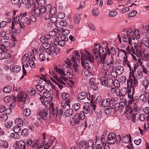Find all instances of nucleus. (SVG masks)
Masks as SVG:
<instances>
[{
  "instance_id": "obj_27",
  "label": "nucleus",
  "mask_w": 149,
  "mask_h": 149,
  "mask_svg": "<svg viewBox=\"0 0 149 149\" xmlns=\"http://www.w3.org/2000/svg\"><path fill=\"white\" fill-rule=\"evenodd\" d=\"M18 146H19V148L21 149H26L25 144L24 142L22 141H20L18 142Z\"/></svg>"
},
{
  "instance_id": "obj_33",
  "label": "nucleus",
  "mask_w": 149,
  "mask_h": 149,
  "mask_svg": "<svg viewBox=\"0 0 149 149\" xmlns=\"http://www.w3.org/2000/svg\"><path fill=\"white\" fill-rule=\"evenodd\" d=\"M78 97L80 100H83L86 97V93L84 92L79 93L78 95Z\"/></svg>"
},
{
  "instance_id": "obj_19",
  "label": "nucleus",
  "mask_w": 149,
  "mask_h": 149,
  "mask_svg": "<svg viewBox=\"0 0 149 149\" xmlns=\"http://www.w3.org/2000/svg\"><path fill=\"white\" fill-rule=\"evenodd\" d=\"M73 113V110L72 109H67L64 112V115L66 117H70L71 116Z\"/></svg>"
},
{
  "instance_id": "obj_48",
  "label": "nucleus",
  "mask_w": 149,
  "mask_h": 149,
  "mask_svg": "<svg viewBox=\"0 0 149 149\" xmlns=\"http://www.w3.org/2000/svg\"><path fill=\"white\" fill-rule=\"evenodd\" d=\"M59 39H60V41H64V42H65L68 41V37L65 35H63L61 36Z\"/></svg>"
},
{
  "instance_id": "obj_16",
  "label": "nucleus",
  "mask_w": 149,
  "mask_h": 149,
  "mask_svg": "<svg viewBox=\"0 0 149 149\" xmlns=\"http://www.w3.org/2000/svg\"><path fill=\"white\" fill-rule=\"evenodd\" d=\"M115 70L118 75L122 74L124 71V68L123 66H116L115 69Z\"/></svg>"
},
{
  "instance_id": "obj_14",
  "label": "nucleus",
  "mask_w": 149,
  "mask_h": 149,
  "mask_svg": "<svg viewBox=\"0 0 149 149\" xmlns=\"http://www.w3.org/2000/svg\"><path fill=\"white\" fill-rule=\"evenodd\" d=\"M122 140L123 142L125 143H130L131 141V137L130 134L129 135L127 134L123 136L122 137Z\"/></svg>"
},
{
  "instance_id": "obj_41",
  "label": "nucleus",
  "mask_w": 149,
  "mask_h": 149,
  "mask_svg": "<svg viewBox=\"0 0 149 149\" xmlns=\"http://www.w3.org/2000/svg\"><path fill=\"white\" fill-rule=\"evenodd\" d=\"M11 90V87L10 86L5 87L3 89V92L6 93H8L10 92Z\"/></svg>"
},
{
  "instance_id": "obj_2",
  "label": "nucleus",
  "mask_w": 149,
  "mask_h": 149,
  "mask_svg": "<svg viewBox=\"0 0 149 149\" xmlns=\"http://www.w3.org/2000/svg\"><path fill=\"white\" fill-rule=\"evenodd\" d=\"M85 60H83L81 58L82 65L83 67L90 70L93 68L92 62L94 60V56H91L89 53L86 52V54L85 55Z\"/></svg>"
},
{
  "instance_id": "obj_54",
  "label": "nucleus",
  "mask_w": 149,
  "mask_h": 149,
  "mask_svg": "<svg viewBox=\"0 0 149 149\" xmlns=\"http://www.w3.org/2000/svg\"><path fill=\"white\" fill-rule=\"evenodd\" d=\"M39 58L41 61H44L46 58L45 55L43 53H40L39 54Z\"/></svg>"
},
{
  "instance_id": "obj_59",
  "label": "nucleus",
  "mask_w": 149,
  "mask_h": 149,
  "mask_svg": "<svg viewBox=\"0 0 149 149\" xmlns=\"http://www.w3.org/2000/svg\"><path fill=\"white\" fill-rule=\"evenodd\" d=\"M59 23L61 26H66L67 25V22L66 20L64 19L60 21Z\"/></svg>"
},
{
  "instance_id": "obj_9",
  "label": "nucleus",
  "mask_w": 149,
  "mask_h": 149,
  "mask_svg": "<svg viewBox=\"0 0 149 149\" xmlns=\"http://www.w3.org/2000/svg\"><path fill=\"white\" fill-rule=\"evenodd\" d=\"M47 113V111L45 109H44L40 110V112L38 113L41 118V119L45 120L47 119L48 115Z\"/></svg>"
},
{
  "instance_id": "obj_26",
  "label": "nucleus",
  "mask_w": 149,
  "mask_h": 149,
  "mask_svg": "<svg viewBox=\"0 0 149 149\" xmlns=\"http://www.w3.org/2000/svg\"><path fill=\"white\" fill-rule=\"evenodd\" d=\"M86 142L83 141L80 142L79 145V147L80 149H85L86 148Z\"/></svg>"
},
{
  "instance_id": "obj_18",
  "label": "nucleus",
  "mask_w": 149,
  "mask_h": 149,
  "mask_svg": "<svg viewBox=\"0 0 149 149\" xmlns=\"http://www.w3.org/2000/svg\"><path fill=\"white\" fill-rule=\"evenodd\" d=\"M94 141L92 139H90L87 142V149H93Z\"/></svg>"
},
{
  "instance_id": "obj_53",
  "label": "nucleus",
  "mask_w": 149,
  "mask_h": 149,
  "mask_svg": "<svg viewBox=\"0 0 149 149\" xmlns=\"http://www.w3.org/2000/svg\"><path fill=\"white\" fill-rule=\"evenodd\" d=\"M11 30V35H10V37H11L12 35H13V34L16 33L17 32V31L15 28L14 25L13 24H12Z\"/></svg>"
},
{
  "instance_id": "obj_38",
  "label": "nucleus",
  "mask_w": 149,
  "mask_h": 149,
  "mask_svg": "<svg viewBox=\"0 0 149 149\" xmlns=\"http://www.w3.org/2000/svg\"><path fill=\"white\" fill-rule=\"evenodd\" d=\"M99 12L98 8H95L93 10L92 14L93 15L97 16L99 15Z\"/></svg>"
},
{
  "instance_id": "obj_4",
  "label": "nucleus",
  "mask_w": 149,
  "mask_h": 149,
  "mask_svg": "<svg viewBox=\"0 0 149 149\" xmlns=\"http://www.w3.org/2000/svg\"><path fill=\"white\" fill-rule=\"evenodd\" d=\"M85 118V115L84 113L80 112L79 113H76L72 118H70V124L72 126L75 124L78 125L80 120H83Z\"/></svg>"
},
{
  "instance_id": "obj_64",
  "label": "nucleus",
  "mask_w": 149,
  "mask_h": 149,
  "mask_svg": "<svg viewBox=\"0 0 149 149\" xmlns=\"http://www.w3.org/2000/svg\"><path fill=\"white\" fill-rule=\"evenodd\" d=\"M118 75L117 74V73L115 70H113L111 71V75L113 78H116L117 77V75Z\"/></svg>"
},
{
  "instance_id": "obj_22",
  "label": "nucleus",
  "mask_w": 149,
  "mask_h": 149,
  "mask_svg": "<svg viewBox=\"0 0 149 149\" xmlns=\"http://www.w3.org/2000/svg\"><path fill=\"white\" fill-rule=\"evenodd\" d=\"M12 99L13 100H15V96L12 95V96H6L4 99V101L5 103H7L10 101Z\"/></svg>"
},
{
  "instance_id": "obj_45",
  "label": "nucleus",
  "mask_w": 149,
  "mask_h": 149,
  "mask_svg": "<svg viewBox=\"0 0 149 149\" xmlns=\"http://www.w3.org/2000/svg\"><path fill=\"white\" fill-rule=\"evenodd\" d=\"M106 77L102 78L101 80V84L105 86H107V84L106 81Z\"/></svg>"
},
{
  "instance_id": "obj_29",
  "label": "nucleus",
  "mask_w": 149,
  "mask_h": 149,
  "mask_svg": "<svg viewBox=\"0 0 149 149\" xmlns=\"http://www.w3.org/2000/svg\"><path fill=\"white\" fill-rule=\"evenodd\" d=\"M136 116H139L138 119H140L141 121H143L146 119V115L143 114H141L140 115L138 113H136Z\"/></svg>"
},
{
  "instance_id": "obj_35",
  "label": "nucleus",
  "mask_w": 149,
  "mask_h": 149,
  "mask_svg": "<svg viewBox=\"0 0 149 149\" xmlns=\"http://www.w3.org/2000/svg\"><path fill=\"white\" fill-rule=\"evenodd\" d=\"M83 109L84 110V111H81L80 112L83 113L84 115L85 113L87 114L89 113L90 110V108L89 106H83Z\"/></svg>"
},
{
  "instance_id": "obj_42",
  "label": "nucleus",
  "mask_w": 149,
  "mask_h": 149,
  "mask_svg": "<svg viewBox=\"0 0 149 149\" xmlns=\"http://www.w3.org/2000/svg\"><path fill=\"white\" fill-rule=\"evenodd\" d=\"M21 134L24 136H27L29 134L28 130L26 128L23 129L22 131Z\"/></svg>"
},
{
  "instance_id": "obj_49",
  "label": "nucleus",
  "mask_w": 149,
  "mask_h": 149,
  "mask_svg": "<svg viewBox=\"0 0 149 149\" xmlns=\"http://www.w3.org/2000/svg\"><path fill=\"white\" fill-rule=\"evenodd\" d=\"M108 60V61H109L110 62H109V63L111 67L114 66V61H113V56H112V55H111L110 57V58H109Z\"/></svg>"
},
{
  "instance_id": "obj_23",
  "label": "nucleus",
  "mask_w": 149,
  "mask_h": 149,
  "mask_svg": "<svg viewBox=\"0 0 149 149\" xmlns=\"http://www.w3.org/2000/svg\"><path fill=\"white\" fill-rule=\"evenodd\" d=\"M0 147L2 148H7L8 147V143L6 141L0 140Z\"/></svg>"
},
{
  "instance_id": "obj_30",
  "label": "nucleus",
  "mask_w": 149,
  "mask_h": 149,
  "mask_svg": "<svg viewBox=\"0 0 149 149\" xmlns=\"http://www.w3.org/2000/svg\"><path fill=\"white\" fill-rule=\"evenodd\" d=\"M31 112L30 110L28 108H25L23 111V114L25 116H28L31 114Z\"/></svg>"
},
{
  "instance_id": "obj_46",
  "label": "nucleus",
  "mask_w": 149,
  "mask_h": 149,
  "mask_svg": "<svg viewBox=\"0 0 149 149\" xmlns=\"http://www.w3.org/2000/svg\"><path fill=\"white\" fill-rule=\"evenodd\" d=\"M40 143V140H38L36 141L35 142H33L31 146L32 148H35L36 147L38 146Z\"/></svg>"
},
{
  "instance_id": "obj_1",
  "label": "nucleus",
  "mask_w": 149,
  "mask_h": 149,
  "mask_svg": "<svg viewBox=\"0 0 149 149\" xmlns=\"http://www.w3.org/2000/svg\"><path fill=\"white\" fill-rule=\"evenodd\" d=\"M34 5L35 13L38 16L42 15L45 13L46 6H45L46 2L45 0H35Z\"/></svg>"
},
{
  "instance_id": "obj_40",
  "label": "nucleus",
  "mask_w": 149,
  "mask_h": 149,
  "mask_svg": "<svg viewBox=\"0 0 149 149\" xmlns=\"http://www.w3.org/2000/svg\"><path fill=\"white\" fill-rule=\"evenodd\" d=\"M22 127L18 125H16L14 127L13 131L15 132L19 133L20 132L21 127Z\"/></svg>"
},
{
  "instance_id": "obj_12",
  "label": "nucleus",
  "mask_w": 149,
  "mask_h": 149,
  "mask_svg": "<svg viewBox=\"0 0 149 149\" xmlns=\"http://www.w3.org/2000/svg\"><path fill=\"white\" fill-rule=\"evenodd\" d=\"M103 65L102 66L103 69L104 70L107 71L111 69L112 70H113L114 68V67H111V65L109 63V61H105V62L104 64H102Z\"/></svg>"
},
{
  "instance_id": "obj_56",
  "label": "nucleus",
  "mask_w": 149,
  "mask_h": 149,
  "mask_svg": "<svg viewBox=\"0 0 149 149\" xmlns=\"http://www.w3.org/2000/svg\"><path fill=\"white\" fill-rule=\"evenodd\" d=\"M72 107L75 111L78 110L80 108V104L79 103H76L73 104Z\"/></svg>"
},
{
  "instance_id": "obj_3",
  "label": "nucleus",
  "mask_w": 149,
  "mask_h": 149,
  "mask_svg": "<svg viewBox=\"0 0 149 149\" xmlns=\"http://www.w3.org/2000/svg\"><path fill=\"white\" fill-rule=\"evenodd\" d=\"M99 49L100 58V64H104L105 62L107 54L110 55L111 52L108 47L106 48L101 47L99 45L98 46Z\"/></svg>"
},
{
  "instance_id": "obj_13",
  "label": "nucleus",
  "mask_w": 149,
  "mask_h": 149,
  "mask_svg": "<svg viewBox=\"0 0 149 149\" xmlns=\"http://www.w3.org/2000/svg\"><path fill=\"white\" fill-rule=\"evenodd\" d=\"M10 69L11 72L15 73H18L21 70V67L18 65L15 66L13 65H11L10 67Z\"/></svg>"
},
{
  "instance_id": "obj_43",
  "label": "nucleus",
  "mask_w": 149,
  "mask_h": 149,
  "mask_svg": "<svg viewBox=\"0 0 149 149\" xmlns=\"http://www.w3.org/2000/svg\"><path fill=\"white\" fill-rule=\"evenodd\" d=\"M149 81L148 79H144L142 82V84L144 87L145 89H146L148 87L149 84Z\"/></svg>"
},
{
  "instance_id": "obj_21",
  "label": "nucleus",
  "mask_w": 149,
  "mask_h": 149,
  "mask_svg": "<svg viewBox=\"0 0 149 149\" xmlns=\"http://www.w3.org/2000/svg\"><path fill=\"white\" fill-rule=\"evenodd\" d=\"M81 18L80 14H76L74 15L73 19L75 22L78 24L79 23Z\"/></svg>"
},
{
  "instance_id": "obj_44",
  "label": "nucleus",
  "mask_w": 149,
  "mask_h": 149,
  "mask_svg": "<svg viewBox=\"0 0 149 149\" xmlns=\"http://www.w3.org/2000/svg\"><path fill=\"white\" fill-rule=\"evenodd\" d=\"M87 98L90 101V102H93L94 100L93 97V95H91L89 92L87 93L86 95Z\"/></svg>"
},
{
  "instance_id": "obj_17",
  "label": "nucleus",
  "mask_w": 149,
  "mask_h": 149,
  "mask_svg": "<svg viewBox=\"0 0 149 149\" xmlns=\"http://www.w3.org/2000/svg\"><path fill=\"white\" fill-rule=\"evenodd\" d=\"M110 101L109 98H107L101 101V104L102 106L104 107H108L109 106V103Z\"/></svg>"
},
{
  "instance_id": "obj_52",
  "label": "nucleus",
  "mask_w": 149,
  "mask_h": 149,
  "mask_svg": "<svg viewBox=\"0 0 149 149\" xmlns=\"http://www.w3.org/2000/svg\"><path fill=\"white\" fill-rule=\"evenodd\" d=\"M137 13V12L136 10H133L128 14L129 17H131L134 16Z\"/></svg>"
},
{
  "instance_id": "obj_32",
  "label": "nucleus",
  "mask_w": 149,
  "mask_h": 149,
  "mask_svg": "<svg viewBox=\"0 0 149 149\" xmlns=\"http://www.w3.org/2000/svg\"><path fill=\"white\" fill-rule=\"evenodd\" d=\"M33 55V56L31 58V60L29 61L30 67L32 68H34L36 66L35 63L34 62V61L35 60V57L34 54Z\"/></svg>"
},
{
  "instance_id": "obj_55",
  "label": "nucleus",
  "mask_w": 149,
  "mask_h": 149,
  "mask_svg": "<svg viewBox=\"0 0 149 149\" xmlns=\"http://www.w3.org/2000/svg\"><path fill=\"white\" fill-rule=\"evenodd\" d=\"M113 84L116 87H118L120 86V83L119 81L116 79H115L113 81Z\"/></svg>"
},
{
  "instance_id": "obj_11",
  "label": "nucleus",
  "mask_w": 149,
  "mask_h": 149,
  "mask_svg": "<svg viewBox=\"0 0 149 149\" xmlns=\"http://www.w3.org/2000/svg\"><path fill=\"white\" fill-rule=\"evenodd\" d=\"M10 57V54L8 52H0V60L8 59Z\"/></svg>"
},
{
  "instance_id": "obj_37",
  "label": "nucleus",
  "mask_w": 149,
  "mask_h": 149,
  "mask_svg": "<svg viewBox=\"0 0 149 149\" xmlns=\"http://www.w3.org/2000/svg\"><path fill=\"white\" fill-rule=\"evenodd\" d=\"M43 96L46 98L49 99L50 97L51 93L50 92L46 91L43 92Z\"/></svg>"
},
{
  "instance_id": "obj_58",
  "label": "nucleus",
  "mask_w": 149,
  "mask_h": 149,
  "mask_svg": "<svg viewBox=\"0 0 149 149\" xmlns=\"http://www.w3.org/2000/svg\"><path fill=\"white\" fill-rule=\"evenodd\" d=\"M61 106L64 108H65L66 106L70 107V104L67 103L66 101H62L61 102Z\"/></svg>"
},
{
  "instance_id": "obj_47",
  "label": "nucleus",
  "mask_w": 149,
  "mask_h": 149,
  "mask_svg": "<svg viewBox=\"0 0 149 149\" xmlns=\"http://www.w3.org/2000/svg\"><path fill=\"white\" fill-rule=\"evenodd\" d=\"M10 137L15 139H17L19 138V135L18 133L14 132L10 134Z\"/></svg>"
},
{
  "instance_id": "obj_63",
  "label": "nucleus",
  "mask_w": 149,
  "mask_h": 149,
  "mask_svg": "<svg viewBox=\"0 0 149 149\" xmlns=\"http://www.w3.org/2000/svg\"><path fill=\"white\" fill-rule=\"evenodd\" d=\"M118 14L116 11H113L109 12V17H113L116 16Z\"/></svg>"
},
{
  "instance_id": "obj_20",
  "label": "nucleus",
  "mask_w": 149,
  "mask_h": 149,
  "mask_svg": "<svg viewBox=\"0 0 149 149\" xmlns=\"http://www.w3.org/2000/svg\"><path fill=\"white\" fill-rule=\"evenodd\" d=\"M133 78V83H132V85H131V87L132 88L133 91H134V88L136 87L138 84V81L135 78V76H133L132 77Z\"/></svg>"
},
{
  "instance_id": "obj_57",
  "label": "nucleus",
  "mask_w": 149,
  "mask_h": 149,
  "mask_svg": "<svg viewBox=\"0 0 149 149\" xmlns=\"http://www.w3.org/2000/svg\"><path fill=\"white\" fill-rule=\"evenodd\" d=\"M134 34H133V35H134L135 37L139 39L140 37V34L139 33V31L137 30L136 29H134Z\"/></svg>"
},
{
  "instance_id": "obj_10",
  "label": "nucleus",
  "mask_w": 149,
  "mask_h": 149,
  "mask_svg": "<svg viewBox=\"0 0 149 149\" xmlns=\"http://www.w3.org/2000/svg\"><path fill=\"white\" fill-rule=\"evenodd\" d=\"M138 38L135 37L134 35H132L131 36L129 37L128 38V43L131 45H132V44H136L138 42Z\"/></svg>"
},
{
  "instance_id": "obj_15",
  "label": "nucleus",
  "mask_w": 149,
  "mask_h": 149,
  "mask_svg": "<svg viewBox=\"0 0 149 149\" xmlns=\"http://www.w3.org/2000/svg\"><path fill=\"white\" fill-rule=\"evenodd\" d=\"M92 52L93 55L95 58L97 59L98 58H100V53L99 48L97 49V48H94L92 50Z\"/></svg>"
},
{
  "instance_id": "obj_50",
  "label": "nucleus",
  "mask_w": 149,
  "mask_h": 149,
  "mask_svg": "<svg viewBox=\"0 0 149 149\" xmlns=\"http://www.w3.org/2000/svg\"><path fill=\"white\" fill-rule=\"evenodd\" d=\"M132 75L129 74V79L127 80V87L128 86H129V83H130V86L131 85H132V82L133 81L132 78Z\"/></svg>"
},
{
  "instance_id": "obj_34",
  "label": "nucleus",
  "mask_w": 149,
  "mask_h": 149,
  "mask_svg": "<svg viewBox=\"0 0 149 149\" xmlns=\"http://www.w3.org/2000/svg\"><path fill=\"white\" fill-rule=\"evenodd\" d=\"M20 18L17 15L15 17L13 18L12 22V24L15 25V24L19 23L20 22L19 21Z\"/></svg>"
},
{
  "instance_id": "obj_5",
  "label": "nucleus",
  "mask_w": 149,
  "mask_h": 149,
  "mask_svg": "<svg viewBox=\"0 0 149 149\" xmlns=\"http://www.w3.org/2000/svg\"><path fill=\"white\" fill-rule=\"evenodd\" d=\"M52 6L50 4L46 5V11L44 14V19L46 20L49 19L50 17V15H54L56 13V8L55 7L52 8Z\"/></svg>"
},
{
  "instance_id": "obj_7",
  "label": "nucleus",
  "mask_w": 149,
  "mask_h": 149,
  "mask_svg": "<svg viewBox=\"0 0 149 149\" xmlns=\"http://www.w3.org/2000/svg\"><path fill=\"white\" fill-rule=\"evenodd\" d=\"M116 141V135L113 132H111L109 134L106 142V144H113Z\"/></svg>"
},
{
  "instance_id": "obj_25",
  "label": "nucleus",
  "mask_w": 149,
  "mask_h": 149,
  "mask_svg": "<svg viewBox=\"0 0 149 149\" xmlns=\"http://www.w3.org/2000/svg\"><path fill=\"white\" fill-rule=\"evenodd\" d=\"M42 123V121L41 119L38 118H37L36 120L35 121L34 123L35 126L37 127L41 126Z\"/></svg>"
},
{
  "instance_id": "obj_28",
  "label": "nucleus",
  "mask_w": 149,
  "mask_h": 149,
  "mask_svg": "<svg viewBox=\"0 0 149 149\" xmlns=\"http://www.w3.org/2000/svg\"><path fill=\"white\" fill-rule=\"evenodd\" d=\"M143 44L147 47H149V37H145L143 39Z\"/></svg>"
},
{
  "instance_id": "obj_60",
  "label": "nucleus",
  "mask_w": 149,
  "mask_h": 149,
  "mask_svg": "<svg viewBox=\"0 0 149 149\" xmlns=\"http://www.w3.org/2000/svg\"><path fill=\"white\" fill-rule=\"evenodd\" d=\"M45 86H40L39 85H37L36 86V89L39 91H42L45 89Z\"/></svg>"
},
{
  "instance_id": "obj_31",
  "label": "nucleus",
  "mask_w": 149,
  "mask_h": 149,
  "mask_svg": "<svg viewBox=\"0 0 149 149\" xmlns=\"http://www.w3.org/2000/svg\"><path fill=\"white\" fill-rule=\"evenodd\" d=\"M54 70L61 75L65 76V74L62 68H58L57 67L55 68Z\"/></svg>"
},
{
  "instance_id": "obj_6",
  "label": "nucleus",
  "mask_w": 149,
  "mask_h": 149,
  "mask_svg": "<svg viewBox=\"0 0 149 149\" xmlns=\"http://www.w3.org/2000/svg\"><path fill=\"white\" fill-rule=\"evenodd\" d=\"M20 16L21 17L20 21L23 24H26L27 25H30L31 23L29 17V13L26 12L22 13L20 14Z\"/></svg>"
},
{
  "instance_id": "obj_51",
  "label": "nucleus",
  "mask_w": 149,
  "mask_h": 149,
  "mask_svg": "<svg viewBox=\"0 0 149 149\" xmlns=\"http://www.w3.org/2000/svg\"><path fill=\"white\" fill-rule=\"evenodd\" d=\"M12 125L13 122L11 121H7L4 125L5 127L7 128H10Z\"/></svg>"
},
{
  "instance_id": "obj_62",
  "label": "nucleus",
  "mask_w": 149,
  "mask_h": 149,
  "mask_svg": "<svg viewBox=\"0 0 149 149\" xmlns=\"http://www.w3.org/2000/svg\"><path fill=\"white\" fill-rule=\"evenodd\" d=\"M71 71V70L68 69L67 70V72L66 73V75L69 78H70V77H72L73 75V72H70V71Z\"/></svg>"
},
{
  "instance_id": "obj_8",
  "label": "nucleus",
  "mask_w": 149,
  "mask_h": 149,
  "mask_svg": "<svg viewBox=\"0 0 149 149\" xmlns=\"http://www.w3.org/2000/svg\"><path fill=\"white\" fill-rule=\"evenodd\" d=\"M15 101L17 100V101H19L20 102H22L24 101L25 102L26 100H27V101H28V99L27 98V95L26 94H24L23 92L19 93L18 94L16 98H15Z\"/></svg>"
},
{
  "instance_id": "obj_39",
  "label": "nucleus",
  "mask_w": 149,
  "mask_h": 149,
  "mask_svg": "<svg viewBox=\"0 0 149 149\" xmlns=\"http://www.w3.org/2000/svg\"><path fill=\"white\" fill-rule=\"evenodd\" d=\"M106 79L107 86H110L113 84V80L111 77H106Z\"/></svg>"
},
{
  "instance_id": "obj_61",
  "label": "nucleus",
  "mask_w": 149,
  "mask_h": 149,
  "mask_svg": "<svg viewBox=\"0 0 149 149\" xmlns=\"http://www.w3.org/2000/svg\"><path fill=\"white\" fill-rule=\"evenodd\" d=\"M127 33L128 36H131L133 34V29H129L127 31Z\"/></svg>"
},
{
  "instance_id": "obj_36",
  "label": "nucleus",
  "mask_w": 149,
  "mask_h": 149,
  "mask_svg": "<svg viewBox=\"0 0 149 149\" xmlns=\"http://www.w3.org/2000/svg\"><path fill=\"white\" fill-rule=\"evenodd\" d=\"M148 97L146 96L145 94H141L139 96V99L140 100L143 102H146L147 100Z\"/></svg>"
},
{
  "instance_id": "obj_24",
  "label": "nucleus",
  "mask_w": 149,
  "mask_h": 149,
  "mask_svg": "<svg viewBox=\"0 0 149 149\" xmlns=\"http://www.w3.org/2000/svg\"><path fill=\"white\" fill-rule=\"evenodd\" d=\"M15 123L16 125L19 126L20 127H22L23 125V121L20 118H16L15 121Z\"/></svg>"
}]
</instances>
